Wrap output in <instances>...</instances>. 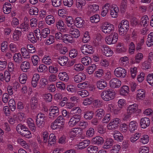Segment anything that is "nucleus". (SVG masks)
<instances>
[{
  "mask_svg": "<svg viewBox=\"0 0 153 153\" xmlns=\"http://www.w3.org/2000/svg\"><path fill=\"white\" fill-rule=\"evenodd\" d=\"M115 93L111 89L103 91L101 94L102 99L105 101H108L114 98Z\"/></svg>",
  "mask_w": 153,
  "mask_h": 153,
  "instance_id": "obj_1",
  "label": "nucleus"
},
{
  "mask_svg": "<svg viewBox=\"0 0 153 153\" xmlns=\"http://www.w3.org/2000/svg\"><path fill=\"white\" fill-rule=\"evenodd\" d=\"M119 32L120 35L126 34L129 28V22L126 20H122L118 25Z\"/></svg>",
  "mask_w": 153,
  "mask_h": 153,
  "instance_id": "obj_2",
  "label": "nucleus"
},
{
  "mask_svg": "<svg viewBox=\"0 0 153 153\" xmlns=\"http://www.w3.org/2000/svg\"><path fill=\"white\" fill-rule=\"evenodd\" d=\"M118 39V34L116 33H113L108 36H106L105 40L107 43L108 45L114 44L117 41Z\"/></svg>",
  "mask_w": 153,
  "mask_h": 153,
  "instance_id": "obj_3",
  "label": "nucleus"
},
{
  "mask_svg": "<svg viewBox=\"0 0 153 153\" xmlns=\"http://www.w3.org/2000/svg\"><path fill=\"white\" fill-rule=\"evenodd\" d=\"M102 30L105 33L109 34L114 30V26L109 23L107 22L103 24L101 26Z\"/></svg>",
  "mask_w": 153,
  "mask_h": 153,
  "instance_id": "obj_4",
  "label": "nucleus"
},
{
  "mask_svg": "<svg viewBox=\"0 0 153 153\" xmlns=\"http://www.w3.org/2000/svg\"><path fill=\"white\" fill-rule=\"evenodd\" d=\"M80 50L83 54L86 55H88V54H92L94 53L93 47L88 45H82L80 48Z\"/></svg>",
  "mask_w": 153,
  "mask_h": 153,
  "instance_id": "obj_5",
  "label": "nucleus"
},
{
  "mask_svg": "<svg viewBox=\"0 0 153 153\" xmlns=\"http://www.w3.org/2000/svg\"><path fill=\"white\" fill-rule=\"evenodd\" d=\"M59 109L57 107L54 106L51 108L49 115L50 119H54L59 115Z\"/></svg>",
  "mask_w": 153,
  "mask_h": 153,
  "instance_id": "obj_6",
  "label": "nucleus"
},
{
  "mask_svg": "<svg viewBox=\"0 0 153 153\" xmlns=\"http://www.w3.org/2000/svg\"><path fill=\"white\" fill-rule=\"evenodd\" d=\"M120 120L119 118H116L113 119V121L110 122L107 126L108 129L109 130H113L116 129L119 126Z\"/></svg>",
  "mask_w": 153,
  "mask_h": 153,
  "instance_id": "obj_7",
  "label": "nucleus"
},
{
  "mask_svg": "<svg viewBox=\"0 0 153 153\" xmlns=\"http://www.w3.org/2000/svg\"><path fill=\"white\" fill-rule=\"evenodd\" d=\"M114 75L117 77H125L126 75V72L125 69L121 67H118L116 68L114 71Z\"/></svg>",
  "mask_w": 153,
  "mask_h": 153,
  "instance_id": "obj_8",
  "label": "nucleus"
},
{
  "mask_svg": "<svg viewBox=\"0 0 153 153\" xmlns=\"http://www.w3.org/2000/svg\"><path fill=\"white\" fill-rule=\"evenodd\" d=\"M80 119V116L79 114L74 115L70 119L68 123L70 126L73 127L79 123Z\"/></svg>",
  "mask_w": 153,
  "mask_h": 153,
  "instance_id": "obj_9",
  "label": "nucleus"
},
{
  "mask_svg": "<svg viewBox=\"0 0 153 153\" xmlns=\"http://www.w3.org/2000/svg\"><path fill=\"white\" fill-rule=\"evenodd\" d=\"M121 82L117 78H113L110 81L109 84L111 87L113 88L119 87L121 85Z\"/></svg>",
  "mask_w": 153,
  "mask_h": 153,
  "instance_id": "obj_10",
  "label": "nucleus"
},
{
  "mask_svg": "<svg viewBox=\"0 0 153 153\" xmlns=\"http://www.w3.org/2000/svg\"><path fill=\"white\" fill-rule=\"evenodd\" d=\"M104 142L103 138L99 136H97L93 138L91 140V142L93 144L99 146L103 144Z\"/></svg>",
  "mask_w": 153,
  "mask_h": 153,
  "instance_id": "obj_11",
  "label": "nucleus"
},
{
  "mask_svg": "<svg viewBox=\"0 0 153 153\" xmlns=\"http://www.w3.org/2000/svg\"><path fill=\"white\" fill-rule=\"evenodd\" d=\"M38 98L36 96L33 97L30 101V106L31 109L32 110H35L38 106Z\"/></svg>",
  "mask_w": 153,
  "mask_h": 153,
  "instance_id": "obj_12",
  "label": "nucleus"
},
{
  "mask_svg": "<svg viewBox=\"0 0 153 153\" xmlns=\"http://www.w3.org/2000/svg\"><path fill=\"white\" fill-rule=\"evenodd\" d=\"M69 32L73 38H77L80 36L79 31L77 29L75 28L74 26H73V25L71 27L69 30Z\"/></svg>",
  "mask_w": 153,
  "mask_h": 153,
  "instance_id": "obj_13",
  "label": "nucleus"
},
{
  "mask_svg": "<svg viewBox=\"0 0 153 153\" xmlns=\"http://www.w3.org/2000/svg\"><path fill=\"white\" fill-rule=\"evenodd\" d=\"M74 78L76 82L79 83L86 79V75L83 73H79L78 74L75 75Z\"/></svg>",
  "mask_w": 153,
  "mask_h": 153,
  "instance_id": "obj_14",
  "label": "nucleus"
},
{
  "mask_svg": "<svg viewBox=\"0 0 153 153\" xmlns=\"http://www.w3.org/2000/svg\"><path fill=\"white\" fill-rule=\"evenodd\" d=\"M101 49L104 54L107 57L112 56L113 54V51L108 46L105 45H103Z\"/></svg>",
  "mask_w": 153,
  "mask_h": 153,
  "instance_id": "obj_15",
  "label": "nucleus"
},
{
  "mask_svg": "<svg viewBox=\"0 0 153 153\" xmlns=\"http://www.w3.org/2000/svg\"><path fill=\"white\" fill-rule=\"evenodd\" d=\"M150 124V120L147 117L142 118L140 120V125L142 128H145L149 126Z\"/></svg>",
  "mask_w": 153,
  "mask_h": 153,
  "instance_id": "obj_16",
  "label": "nucleus"
},
{
  "mask_svg": "<svg viewBox=\"0 0 153 153\" xmlns=\"http://www.w3.org/2000/svg\"><path fill=\"white\" fill-rule=\"evenodd\" d=\"M138 105L136 103L130 105L128 107L127 111L131 114L135 113L138 108Z\"/></svg>",
  "mask_w": 153,
  "mask_h": 153,
  "instance_id": "obj_17",
  "label": "nucleus"
},
{
  "mask_svg": "<svg viewBox=\"0 0 153 153\" xmlns=\"http://www.w3.org/2000/svg\"><path fill=\"white\" fill-rule=\"evenodd\" d=\"M57 59L58 63L62 66L65 65L68 61V58L65 56L59 57Z\"/></svg>",
  "mask_w": 153,
  "mask_h": 153,
  "instance_id": "obj_18",
  "label": "nucleus"
},
{
  "mask_svg": "<svg viewBox=\"0 0 153 153\" xmlns=\"http://www.w3.org/2000/svg\"><path fill=\"white\" fill-rule=\"evenodd\" d=\"M97 87L100 89H103L107 86V83L106 81L103 79L98 81L96 83Z\"/></svg>",
  "mask_w": 153,
  "mask_h": 153,
  "instance_id": "obj_19",
  "label": "nucleus"
},
{
  "mask_svg": "<svg viewBox=\"0 0 153 153\" xmlns=\"http://www.w3.org/2000/svg\"><path fill=\"white\" fill-rule=\"evenodd\" d=\"M90 143V142L89 140H84L79 143L77 145L79 149H82L87 147Z\"/></svg>",
  "mask_w": 153,
  "mask_h": 153,
  "instance_id": "obj_20",
  "label": "nucleus"
},
{
  "mask_svg": "<svg viewBox=\"0 0 153 153\" xmlns=\"http://www.w3.org/2000/svg\"><path fill=\"white\" fill-rule=\"evenodd\" d=\"M113 134L115 140L120 142L123 140V135L119 131H114Z\"/></svg>",
  "mask_w": 153,
  "mask_h": 153,
  "instance_id": "obj_21",
  "label": "nucleus"
},
{
  "mask_svg": "<svg viewBox=\"0 0 153 153\" xmlns=\"http://www.w3.org/2000/svg\"><path fill=\"white\" fill-rule=\"evenodd\" d=\"M114 141L111 139H106L104 143L103 146V149H107L111 147L113 144Z\"/></svg>",
  "mask_w": 153,
  "mask_h": 153,
  "instance_id": "obj_22",
  "label": "nucleus"
},
{
  "mask_svg": "<svg viewBox=\"0 0 153 153\" xmlns=\"http://www.w3.org/2000/svg\"><path fill=\"white\" fill-rule=\"evenodd\" d=\"M74 25L78 28L82 27L84 24V20L81 17H77L76 18L74 22Z\"/></svg>",
  "mask_w": 153,
  "mask_h": 153,
  "instance_id": "obj_23",
  "label": "nucleus"
},
{
  "mask_svg": "<svg viewBox=\"0 0 153 153\" xmlns=\"http://www.w3.org/2000/svg\"><path fill=\"white\" fill-rule=\"evenodd\" d=\"M21 35V31L18 30H15L13 34V39L15 41L19 40Z\"/></svg>",
  "mask_w": 153,
  "mask_h": 153,
  "instance_id": "obj_24",
  "label": "nucleus"
},
{
  "mask_svg": "<svg viewBox=\"0 0 153 153\" xmlns=\"http://www.w3.org/2000/svg\"><path fill=\"white\" fill-rule=\"evenodd\" d=\"M27 123L31 130L35 132L36 131V126L33 120L31 118H29L27 119Z\"/></svg>",
  "mask_w": 153,
  "mask_h": 153,
  "instance_id": "obj_25",
  "label": "nucleus"
},
{
  "mask_svg": "<svg viewBox=\"0 0 153 153\" xmlns=\"http://www.w3.org/2000/svg\"><path fill=\"white\" fill-rule=\"evenodd\" d=\"M59 77L61 80L65 82L68 81L69 78L68 74L65 72L59 73Z\"/></svg>",
  "mask_w": 153,
  "mask_h": 153,
  "instance_id": "obj_26",
  "label": "nucleus"
},
{
  "mask_svg": "<svg viewBox=\"0 0 153 153\" xmlns=\"http://www.w3.org/2000/svg\"><path fill=\"white\" fill-rule=\"evenodd\" d=\"M137 94V99L138 100L143 99L145 97V92L143 89L138 90Z\"/></svg>",
  "mask_w": 153,
  "mask_h": 153,
  "instance_id": "obj_27",
  "label": "nucleus"
},
{
  "mask_svg": "<svg viewBox=\"0 0 153 153\" xmlns=\"http://www.w3.org/2000/svg\"><path fill=\"white\" fill-rule=\"evenodd\" d=\"M20 68L21 70L24 72L27 71L30 68L29 63L27 61H24L22 62Z\"/></svg>",
  "mask_w": 153,
  "mask_h": 153,
  "instance_id": "obj_28",
  "label": "nucleus"
},
{
  "mask_svg": "<svg viewBox=\"0 0 153 153\" xmlns=\"http://www.w3.org/2000/svg\"><path fill=\"white\" fill-rule=\"evenodd\" d=\"M105 112L102 109H98L95 112L96 117L98 119H101L104 115Z\"/></svg>",
  "mask_w": 153,
  "mask_h": 153,
  "instance_id": "obj_29",
  "label": "nucleus"
},
{
  "mask_svg": "<svg viewBox=\"0 0 153 153\" xmlns=\"http://www.w3.org/2000/svg\"><path fill=\"white\" fill-rule=\"evenodd\" d=\"M137 123L134 121H131L129 125V130L131 132L137 129Z\"/></svg>",
  "mask_w": 153,
  "mask_h": 153,
  "instance_id": "obj_30",
  "label": "nucleus"
},
{
  "mask_svg": "<svg viewBox=\"0 0 153 153\" xmlns=\"http://www.w3.org/2000/svg\"><path fill=\"white\" fill-rule=\"evenodd\" d=\"M56 26L58 30L61 32L64 31L65 29L62 27H64L65 25L64 22L62 20L59 19L56 22Z\"/></svg>",
  "mask_w": 153,
  "mask_h": 153,
  "instance_id": "obj_31",
  "label": "nucleus"
},
{
  "mask_svg": "<svg viewBox=\"0 0 153 153\" xmlns=\"http://www.w3.org/2000/svg\"><path fill=\"white\" fill-rule=\"evenodd\" d=\"M73 38V37L71 35L65 34L62 36V40L65 43H72Z\"/></svg>",
  "mask_w": 153,
  "mask_h": 153,
  "instance_id": "obj_32",
  "label": "nucleus"
},
{
  "mask_svg": "<svg viewBox=\"0 0 153 153\" xmlns=\"http://www.w3.org/2000/svg\"><path fill=\"white\" fill-rule=\"evenodd\" d=\"M98 150V147L96 146L90 145L87 148L88 153H96Z\"/></svg>",
  "mask_w": 153,
  "mask_h": 153,
  "instance_id": "obj_33",
  "label": "nucleus"
},
{
  "mask_svg": "<svg viewBox=\"0 0 153 153\" xmlns=\"http://www.w3.org/2000/svg\"><path fill=\"white\" fill-rule=\"evenodd\" d=\"M110 5L109 4H105L102 8L101 11V15L102 16H105L107 14L108 10H109V7Z\"/></svg>",
  "mask_w": 153,
  "mask_h": 153,
  "instance_id": "obj_34",
  "label": "nucleus"
},
{
  "mask_svg": "<svg viewBox=\"0 0 153 153\" xmlns=\"http://www.w3.org/2000/svg\"><path fill=\"white\" fill-rule=\"evenodd\" d=\"M129 92L128 87L127 85H124L120 90V94L123 96L127 95Z\"/></svg>",
  "mask_w": 153,
  "mask_h": 153,
  "instance_id": "obj_35",
  "label": "nucleus"
},
{
  "mask_svg": "<svg viewBox=\"0 0 153 153\" xmlns=\"http://www.w3.org/2000/svg\"><path fill=\"white\" fill-rule=\"evenodd\" d=\"M148 46L150 47L153 45V32H151L148 35V38L146 42Z\"/></svg>",
  "mask_w": 153,
  "mask_h": 153,
  "instance_id": "obj_36",
  "label": "nucleus"
},
{
  "mask_svg": "<svg viewBox=\"0 0 153 153\" xmlns=\"http://www.w3.org/2000/svg\"><path fill=\"white\" fill-rule=\"evenodd\" d=\"M19 28L21 29V31H27L29 28L28 23L27 22H25L20 26Z\"/></svg>",
  "mask_w": 153,
  "mask_h": 153,
  "instance_id": "obj_37",
  "label": "nucleus"
},
{
  "mask_svg": "<svg viewBox=\"0 0 153 153\" xmlns=\"http://www.w3.org/2000/svg\"><path fill=\"white\" fill-rule=\"evenodd\" d=\"M64 120L62 115L59 116L54 121L55 123H57L58 126H61L64 125Z\"/></svg>",
  "mask_w": 153,
  "mask_h": 153,
  "instance_id": "obj_38",
  "label": "nucleus"
},
{
  "mask_svg": "<svg viewBox=\"0 0 153 153\" xmlns=\"http://www.w3.org/2000/svg\"><path fill=\"white\" fill-rule=\"evenodd\" d=\"M45 22L49 25L53 24L55 22L54 17L51 15L47 16L45 18Z\"/></svg>",
  "mask_w": 153,
  "mask_h": 153,
  "instance_id": "obj_39",
  "label": "nucleus"
},
{
  "mask_svg": "<svg viewBox=\"0 0 153 153\" xmlns=\"http://www.w3.org/2000/svg\"><path fill=\"white\" fill-rule=\"evenodd\" d=\"M94 113L92 111H87L84 112V118L87 120L91 119L93 116Z\"/></svg>",
  "mask_w": 153,
  "mask_h": 153,
  "instance_id": "obj_40",
  "label": "nucleus"
},
{
  "mask_svg": "<svg viewBox=\"0 0 153 153\" xmlns=\"http://www.w3.org/2000/svg\"><path fill=\"white\" fill-rule=\"evenodd\" d=\"M86 4L85 0H76V5L77 8H81Z\"/></svg>",
  "mask_w": 153,
  "mask_h": 153,
  "instance_id": "obj_41",
  "label": "nucleus"
},
{
  "mask_svg": "<svg viewBox=\"0 0 153 153\" xmlns=\"http://www.w3.org/2000/svg\"><path fill=\"white\" fill-rule=\"evenodd\" d=\"M14 61L18 63L21 62L22 61V57L20 53H15L13 56Z\"/></svg>",
  "mask_w": 153,
  "mask_h": 153,
  "instance_id": "obj_42",
  "label": "nucleus"
},
{
  "mask_svg": "<svg viewBox=\"0 0 153 153\" xmlns=\"http://www.w3.org/2000/svg\"><path fill=\"white\" fill-rule=\"evenodd\" d=\"M65 19L66 21V24L68 27H72V26H71L74 23L75 21L73 20L72 16H67Z\"/></svg>",
  "mask_w": 153,
  "mask_h": 153,
  "instance_id": "obj_43",
  "label": "nucleus"
},
{
  "mask_svg": "<svg viewBox=\"0 0 153 153\" xmlns=\"http://www.w3.org/2000/svg\"><path fill=\"white\" fill-rule=\"evenodd\" d=\"M91 59L88 56H85L81 59V62L85 65L87 66L91 62Z\"/></svg>",
  "mask_w": 153,
  "mask_h": 153,
  "instance_id": "obj_44",
  "label": "nucleus"
},
{
  "mask_svg": "<svg viewBox=\"0 0 153 153\" xmlns=\"http://www.w3.org/2000/svg\"><path fill=\"white\" fill-rule=\"evenodd\" d=\"M56 140V137L53 134H50L48 142L49 144L51 145L54 144Z\"/></svg>",
  "mask_w": 153,
  "mask_h": 153,
  "instance_id": "obj_45",
  "label": "nucleus"
},
{
  "mask_svg": "<svg viewBox=\"0 0 153 153\" xmlns=\"http://www.w3.org/2000/svg\"><path fill=\"white\" fill-rule=\"evenodd\" d=\"M117 47L116 49V51L118 53H123L126 51V48L124 47L123 44L120 43L118 44Z\"/></svg>",
  "mask_w": 153,
  "mask_h": 153,
  "instance_id": "obj_46",
  "label": "nucleus"
},
{
  "mask_svg": "<svg viewBox=\"0 0 153 153\" xmlns=\"http://www.w3.org/2000/svg\"><path fill=\"white\" fill-rule=\"evenodd\" d=\"M50 33V30L48 28H45L41 30V36L42 38H45Z\"/></svg>",
  "mask_w": 153,
  "mask_h": 153,
  "instance_id": "obj_47",
  "label": "nucleus"
},
{
  "mask_svg": "<svg viewBox=\"0 0 153 153\" xmlns=\"http://www.w3.org/2000/svg\"><path fill=\"white\" fill-rule=\"evenodd\" d=\"M100 19V16L98 14H95L90 18L91 22L93 23H97Z\"/></svg>",
  "mask_w": 153,
  "mask_h": 153,
  "instance_id": "obj_48",
  "label": "nucleus"
},
{
  "mask_svg": "<svg viewBox=\"0 0 153 153\" xmlns=\"http://www.w3.org/2000/svg\"><path fill=\"white\" fill-rule=\"evenodd\" d=\"M104 75V71L101 69H99L96 71L94 73V76L99 78H101Z\"/></svg>",
  "mask_w": 153,
  "mask_h": 153,
  "instance_id": "obj_49",
  "label": "nucleus"
},
{
  "mask_svg": "<svg viewBox=\"0 0 153 153\" xmlns=\"http://www.w3.org/2000/svg\"><path fill=\"white\" fill-rule=\"evenodd\" d=\"M143 55L141 53H138L136 54L135 57V61L136 63H139L142 60Z\"/></svg>",
  "mask_w": 153,
  "mask_h": 153,
  "instance_id": "obj_50",
  "label": "nucleus"
},
{
  "mask_svg": "<svg viewBox=\"0 0 153 153\" xmlns=\"http://www.w3.org/2000/svg\"><path fill=\"white\" fill-rule=\"evenodd\" d=\"M28 39L30 42L33 43L36 42V40L34 36V34L33 32H30L27 36Z\"/></svg>",
  "mask_w": 153,
  "mask_h": 153,
  "instance_id": "obj_51",
  "label": "nucleus"
},
{
  "mask_svg": "<svg viewBox=\"0 0 153 153\" xmlns=\"http://www.w3.org/2000/svg\"><path fill=\"white\" fill-rule=\"evenodd\" d=\"M34 33L36 39L41 41L42 38L41 36V32H40V30L39 29H37L34 31Z\"/></svg>",
  "mask_w": 153,
  "mask_h": 153,
  "instance_id": "obj_52",
  "label": "nucleus"
},
{
  "mask_svg": "<svg viewBox=\"0 0 153 153\" xmlns=\"http://www.w3.org/2000/svg\"><path fill=\"white\" fill-rule=\"evenodd\" d=\"M97 68L96 65L95 64H92L91 66L88 67L87 69V71L88 72V73L89 74H92L95 70H96Z\"/></svg>",
  "mask_w": 153,
  "mask_h": 153,
  "instance_id": "obj_53",
  "label": "nucleus"
},
{
  "mask_svg": "<svg viewBox=\"0 0 153 153\" xmlns=\"http://www.w3.org/2000/svg\"><path fill=\"white\" fill-rule=\"evenodd\" d=\"M21 52L22 56L25 58H28L30 57L29 54V52L28 51L26 48H22L21 49Z\"/></svg>",
  "mask_w": 153,
  "mask_h": 153,
  "instance_id": "obj_54",
  "label": "nucleus"
},
{
  "mask_svg": "<svg viewBox=\"0 0 153 153\" xmlns=\"http://www.w3.org/2000/svg\"><path fill=\"white\" fill-rule=\"evenodd\" d=\"M94 134V129L92 128H90L87 131L86 135L88 137H92Z\"/></svg>",
  "mask_w": 153,
  "mask_h": 153,
  "instance_id": "obj_55",
  "label": "nucleus"
},
{
  "mask_svg": "<svg viewBox=\"0 0 153 153\" xmlns=\"http://www.w3.org/2000/svg\"><path fill=\"white\" fill-rule=\"evenodd\" d=\"M54 36L52 35H50L48 37L45 44L47 45H50L54 42Z\"/></svg>",
  "mask_w": 153,
  "mask_h": 153,
  "instance_id": "obj_56",
  "label": "nucleus"
},
{
  "mask_svg": "<svg viewBox=\"0 0 153 153\" xmlns=\"http://www.w3.org/2000/svg\"><path fill=\"white\" fill-rule=\"evenodd\" d=\"M31 60L33 65L34 66H36L38 62L39 61V58L37 55L33 56L32 57Z\"/></svg>",
  "mask_w": 153,
  "mask_h": 153,
  "instance_id": "obj_57",
  "label": "nucleus"
},
{
  "mask_svg": "<svg viewBox=\"0 0 153 153\" xmlns=\"http://www.w3.org/2000/svg\"><path fill=\"white\" fill-rule=\"evenodd\" d=\"M149 137L147 135H143L140 139V141L143 144L147 143L149 141Z\"/></svg>",
  "mask_w": 153,
  "mask_h": 153,
  "instance_id": "obj_58",
  "label": "nucleus"
},
{
  "mask_svg": "<svg viewBox=\"0 0 153 153\" xmlns=\"http://www.w3.org/2000/svg\"><path fill=\"white\" fill-rule=\"evenodd\" d=\"M20 134L22 136L28 138L31 137V133L28 130L25 131H22Z\"/></svg>",
  "mask_w": 153,
  "mask_h": 153,
  "instance_id": "obj_59",
  "label": "nucleus"
},
{
  "mask_svg": "<svg viewBox=\"0 0 153 153\" xmlns=\"http://www.w3.org/2000/svg\"><path fill=\"white\" fill-rule=\"evenodd\" d=\"M24 129H28V128L24 125H23L21 124H18L16 127V130L18 132L20 133L22 130Z\"/></svg>",
  "mask_w": 153,
  "mask_h": 153,
  "instance_id": "obj_60",
  "label": "nucleus"
},
{
  "mask_svg": "<svg viewBox=\"0 0 153 153\" xmlns=\"http://www.w3.org/2000/svg\"><path fill=\"white\" fill-rule=\"evenodd\" d=\"M38 10L35 7H33L30 8L29 10V13L31 15H37L38 13Z\"/></svg>",
  "mask_w": 153,
  "mask_h": 153,
  "instance_id": "obj_61",
  "label": "nucleus"
},
{
  "mask_svg": "<svg viewBox=\"0 0 153 153\" xmlns=\"http://www.w3.org/2000/svg\"><path fill=\"white\" fill-rule=\"evenodd\" d=\"M74 69L78 71H82L84 68V67L81 64H76L74 65Z\"/></svg>",
  "mask_w": 153,
  "mask_h": 153,
  "instance_id": "obj_62",
  "label": "nucleus"
},
{
  "mask_svg": "<svg viewBox=\"0 0 153 153\" xmlns=\"http://www.w3.org/2000/svg\"><path fill=\"white\" fill-rule=\"evenodd\" d=\"M77 94L78 95H80L82 97H87L89 94V93L88 91L85 90L78 91L77 92Z\"/></svg>",
  "mask_w": 153,
  "mask_h": 153,
  "instance_id": "obj_63",
  "label": "nucleus"
},
{
  "mask_svg": "<svg viewBox=\"0 0 153 153\" xmlns=\"http://www.w3.org/2000/svg\"><path fill=\"white\" fill-rule=\"evenodd\" d=\"M147 81L149 84L153 86V73L148 75L147 77Z\"/></svg>",
  "mask_w": 153,
  "mask_h": 153,
  "instance_id": "obj_64",
  "label": "nucleus"
}]
</instances>
